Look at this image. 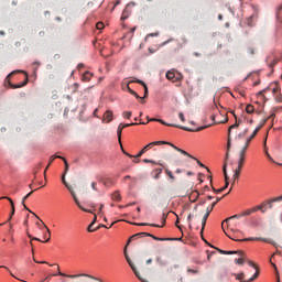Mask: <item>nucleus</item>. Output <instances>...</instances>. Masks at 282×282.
<instances>
[{"mask_svg": "<svg viewBox=\"0 0 282 282\" xmlns=\"http://www.w3.org/2000/svg\"><path fill=\"white\" fill-rule=\"evenodd\" d=\"M247 263H248V265H250L251 268H257V265L254 264V262H252V261H250V260H248Z\"/></svg>", "mask_w": 282, "mask_h": 282, "instance_id": "obj_58", "label": "nucleus"}, {"mask_svg": "<svg viewBox=\"0 0 282 282\" xmlns=\"http://www.w3.org/2000/svg\"><path fill=\"white\" fill-rule=\"evenodd\" d=\"M265 91H272L273 96H276V94H281V86L278 82L271 83L267 88L259 91V96H263Z\"/></svg>", "mask_w": 282, "mask_h": 282, "instance_id": "obj_7", "label": "nucleus"}, {"mask_svg": "<svg viewBox=\"0 0 282 282\" xmlns=\"http://www.w3.org/2000/svg\"><path fill=\"white\" fill-rule=\"evenodd\" d=\"M134 226H151L152 228H163L164 227V225L160 226L156 224H148V223H138V224H134Z\"/></svg>", "mask_w": 282, "mask_h": 282, "instance_id": "obj_25", "label": "nucleus"}, {"mask_svg": "<svg viewBox=\"0 0 282 282\" xmlns=\"http://www.w3.org/2000/svg\"><path fill=\"white\" fill-rule=\"evenodd\" d=\"M44 230L45 231H43V237L44 239H46L44 243H48L50 239H52V234L50 232V228H47V226L45 225H44Z\"/></svg>", "mask_w": 282, "mask_h": 282, "instance_id": "obj_20", "label": "nucleus"}, {"mask_svg": "<svg viewBox=\"0 0 282 282\" xmlns=\"http://www.w3.org/2000/svg\"><path fill=\"white\" fill-rule=\"evenodd\" d=\"M264 153H265L268 160H270L271 162H274V159H272V155H270V153L268 152V145H267L265 141H264Z\"/></svg>", "mask_w": 282, "mask_h": 282, "instance_id": "obj_32", "label": "nucleus"}, {"mask_svg": "<svg viewBox=\"0 0 282 282\" xmlns=\"http://www.w3.org/2000/svg\"><path fill=\"white\" fill-rule=\"evenodd\" d=\"M22 206H24L25 210L32 213V210H30V208H28V206L25 205V198H22Z\"/></svg>", "mask_w": 282, "mask_h": 282, "instance_id": "obj_56", "label": "nucleus"}, {"mask_svg": "<svg viewBox=\"0 0 282 282\" xmlns=\"http://www.w3.org/2000/svg\"><path fill=\"white\" fill-rule=\"evenodd\" d=\"M254 111V106H252V105H247V107H246V112L247 113H252Z\"/></svg>", "mask_w": 282, "mask_h": 282, "instance_id": "obj_38", "label": "nucleus"}, {"mask_svg": "<svg viewBox=\"0 0 282 282\" xmlns=\"http://www.w3.org/2000/svg\"><path fill=\"white\" fill-rule=\"evenodd\" d=\"M187 272H188V274H199V269L187 268Z\"/></svg>", "mask_w": 282, "mask_h": 282, "instance_id": "obj_39", "label": "nucleus"}, {"mask_svg": "<svg viewBox=\"0 0 282 282\" xmlns=\"http://www.w3.org/2000/svg\"><path fill=\"white\" fill-rule=\"evenodd\" d=\"M270 118H274V113H272V115L269 116L267 119H264V120L261 122V124L254 129V131L252 132V134L247 139V142H246V145H245V147H247V149H248L250 142H252L253 138L257 137V133H259V131H261V128L268 122V120H270Z\"/></svg>", "mask_w": 282, "mask_h": 282, "instance_id": "obj_8", "label": "nucleus"}, {"mask_svg": "<svg viewBox=\"0 0 282 282\" xmlns=\"http://www.w3.org/2000/svg\"><path fill=\"white\" fill-rule=\"evenodd\" d=\"M36 226L40 230L45 231V225H41V223H36Z\"/></svg>", "mask_w": 282, "mask_h": 282, "instance_id": "obj_55", "label": "nucleus"}, {"mask_svg": "<svg viewBox=\"0 0 282 282\" xmlns=\"http://www.w3.org/2000/svg\"><path fill=\"white\" fill-rule=\"evenodd\" d=\"M225 122H228V117H225V120L223 121H217V124H224Z\"/></svg>", "mask_w": 282, "mask_h": 282, "instance_id": "obj_60", "label": "nucleus"}, {"mask_svg": "<svg viewBox=\"0 0 282 282\" xmlns=\"http://www.w3.org/2000/svg\"><path fill=\"white\" fill-rule=\"evenodd\" d=\"M197 199H199V192L197 191L192 192V194L189 195V200L197 202Z\"/></svg>", "mask_w": 282, "mask_h": 282, "instance_id": "obj_26", "label": "nucleus"}, {"mask_svg": "<svg viewBox=\"0 0 282 282\" xmlns=\"http://www.w3.org/2000/svg\"><path fill=\"white\" fill-rule=\"evenodd\" d=\"M131 83H133V82H129L127 85V90L129 91V94H131V96H134V98H137V99L149 98V87L147 86V83H144L142 79L135 80V83H138L139 85H142V87L144 88L143 97H140V95H138V93H135L133 89H131V87H129V85H131Z\"/></svg>", "mask_w": 282, "mask_h": 282, "instance_id": "obj_5", "label": "nucleus"}, {"mask_svg": "<svg viewBox=\"0 0 282 282\" xmlns=\"http://www.w3.org/2000/svg\"><path fill=\"white\" fill-rule=\"evenodd\" d=\"M161 144H169L170 147H172V149L174 151H177L178 153H181L182 155H185L186 158H191V154H188V152L177 148L175 144L166 142V141H153L149 144H147L143 149L144 151H151V149H153V147H160Z\"/></svg>", "mask_w": 282, "mask_h": 282, "instance_id": "obj_3", "label": "nucleus"}, {"mask_svg": "<svg viewBox=\"0 0 282 282\" xmlns=\"http://www.w3.org/2000/svg\"><path fill=\"white\" fill-rule=\"evenodd\" d=\"M215 204H212V207H207L206 209V214L204 215L203 219H202V229L200 232H204V229L206 228V221H208V217L210 216V213H213V208H215Z\"/></svg>", "mask_w": 282, "mask_h": 282, "instance_id": "obj_12", "label": "nucleus"}, {"mask_svg": "<svg viewBox=\"0 0 282 282\" xmlns=\"http://www.w3.org/2000/svg\"><path fill=\"white\" fill-rule=\"evenodd\" d=\"M213 254H215V251H213L212 253H208L207 261H210V257H213Z\"/></svg>", "mask_w": 282, "mask_h": 282, "instance_id": "obj_63", "label": "nucleus"}, {"mask_svg": "<svg viewBox=\"0 0 282 282\" xmlns=\"http://www.w3.org/2000/svg\"><path fill=\"white\" fill-rule=\"evenodd\" d=\"M156 263H158L159 265H166V262H164V261L162 260V257H160V256L156 257Z\"/></svg>", "mask_w": 282, "mask_h": 282, "instance_id": "obj_43", "label": "nucleus"}, {"mask_svg": "<svg viewBox=\"0 0 282 282\" xmlns=\"http://www.w3.org/2000/svg\"><path fill=\"white\" fill-rule=\"evenodd\" d=\"M239 124H241V120H239V121L236 120V123H234V124H231V126L229 127L228 135H230L232 129H238Z\"/></svg>", "mask_w": 282, "mask_h": 282, "instance_id": "obj_28", "label": "nucleus"}, {"mask_svg": "<svg viewBox=\"0 0 282 282\" xmlns=\"http://www.w3.org/2000/svg\"><path fill=\"white\" fill-rule=\"evenodd\" d=\"M148 118V122H160V124H164L165 127H175L176 129H182L183 131H189L192 133L197 132V131H204V129H208V127H210V124L208 126H202L198 128H188V127H184V126H180V124H175V123H167L162 119H155V118Z\"/></svg>", "mask_w": 282, "mask_h": 282, "instance_id": "obj_1", "label": "nucleus"}, {"mask_svg": "<svg viewBox=\"0 0 282 282\" xmlns=\"http://www.w3.org/2000/svg\"><path fill=\"white\" fill-rule=\"evenodd\" d=\"M276 63H279V59H273V62L270 64V67H274V65H276Z\"/></svg>", "mask_w": 282, "mask_h": 282, "instance_id": "obj_62", "label": "nucleus"}, {"mask_svg": "<svg viewBox=\"0 0 282 282\" xmlns=\"http://www.w3.org/2000/svg\"><path fill=\"white\" fill-rule=\"evenodd\" d=\"M96 28H97V30H104V29H105V23L98 22V23L96 24Z\"/></svg>", "mask_w": 282, "mask_h": 282, "instance_id": "obj_49", "label": "nucleus"}, {"mask_svg": "<svg viewBox=\"0 0 282 282\" xmlns=\"http://www.w3.org/2000/svg\"><path fill=\"white\" fill-rule=\"evenodd\" d=\"M166 175H169V177H171V180H175V176H173V172H171L170 170L165 171Z\"/></svg>", "mask_w": 282, "mask_h": 282, "instance_id": "obj_52", "label": "nucleus"}, {"mask_svg": "<svg viewBox=\"0 0 282 282\" xmlns=\"http://www.w3.org/2000/svg\"><path fill=\"white\" fill-rule=\"evenodd\" d=\"M192 220H193V214H189V215L187 216V221H188V228H189V230L193 229V225L191 224Z\"/></svg>", "mask_w": 282, "mask_h": 282, "instance_id": "obj_42", "label": "nucleus"}, {"mask_svg": "<svg viewBox=\"0 0 282 282\" xmlns=\"http://www.w3.org/2000/svg\"><path fill=\"white\" fill-rule=\"evenodd\" d=\"M0 268H3L4 270H8V272L10 273L11 276H13V279H19L14 275V273L12 271H10V269L6 265H0Z\"/></svg>", "mask_w": 282, "mask_h": 282, "instance_id": "obj_45", "label": "nucleus"}, {"mask_svg": "<svg viewBox=\"0 0 282 282\" xmlns=\"http://www.w3.org/2000/svg\"><path fill=\"white\" fill-rule=\"evenodd\" d=\"M257 210H261V213H265V209H263V206L258 205V206L247 209L240 214H236L231 217H228L227 219H225L223 221V224H221L223 230H224V225L228 224V221H230V219H240V217H250V215H252L253 213H257Z\"/></svg>", "mask_w": 282, "mask_h": 282, "instance_id": "obj_2", "label": "nucleus"}, {"mask_svg": "<svg viewBox=\"0 0 282 282\" xmlns=\"http://www.w3.org/2000/svg\"><path fill=\"white\" fill-rule=\"evenodd\" d=\"M98 183H96V182H93L91 183V188H93V191H97V193H98Z\"/></svg>", "mask_w": 282, "mask_h": 282, "instance_id": "obj_54", "label": "nucleus"}, {"mask_svg": "<svg viewBox=\"0 0 282 282\" xmlns=\"http://www.w3.org/2000/svg\"><path fill=\"white\" fill-rule=\"evenodd\" d=\"M256 279H259V271H257L249 280L241 282H253Z\"/></svg>", "mask_w": 282, "mask_h": 282, "instance_id": "obj_35", "label": "nucleus"}, {"mask_svg": "<svg viewBox=\"0 0 282 282\" xmlns=\"http://www.w3.org/2000/svg\"><path fill=\"white\" fill-rule=\"evenodd\" d=\"M239 258H236L234 261L237 265H243L246 263V253L243 251H237Z\"/></svg>", "mask_w": 282, "mask_h": 282, "instance_id": "obj_15", "label": "nucleus"}, {"mask_svg": "<svg viewBox=\"0 0 282 282\" xmlns=\"http://www.w3.org/2000/svg\"><path fill=\"white\" fill-rule=\"evenodd\" d=\"M65 175L66 174H63L62 182H63L64 186H66V188L69 191L75 204L78 206V208H80V210H84V213H89V210H87V209L83 208V206H80V200H78V197H76V193L74 192L72 186L67 183V181H65Z\"/></svg>", "mask_w": 282, "mask_h": 282, "instance_id": "obj_6", "label": "nucleus"}, {"mask_svg": "<svg viewBox=\"0 0 282 282\" xmlns=\"http://www.w3.org/2000/svg\"><path fill=\"white\" fill-rule=\"evenodd\" d=\"M0 199H8V202H10L11 205V212L8 218V223L12 221V217H14V213H15V208H14V200H12V198L8 197V196H2L0 197Z\"/></svg>", "mask_w": 282, "mask_h": 282, "instance_id": "obj_13", "label": "nucleus"}, {"mask_svg": "<svg viewBox=\"0 0 282 282\" xmlns=\"http://www.w3.org/2000/svg\"><path fill=\"white\" fill-rule=\"evenodd\" d=\"M121 151H122V153H123L124 155H127V158H134V155H132V154L128 153L127 151H124V149L122 148V145H121Z\"/></svg>", "mask_w": 282, "mask_h": 282, "instance_id": "obj_51", "label": "nucleus"}, {"mask_svg": "<svg viewBox=\"0 0 282 282\" xmlns=\"http://www.w3.org/2000/svg\"><path fill=\"white\" fill-rule=\"evenodd\" d=\"M234 276H236L237 281H243V279H246V273L243 272L235 273Z\"/></svg>", "mask_w": 282, "mask_h": 282, "instance_id": "obj_29", "label": "nucleus"}, {"mask_svg": "<svg viewBox=\"0 0 282 282\" xmlns=\"http://www.w3.org/2000/svg\"><path fill=\"white\" fill-rule=\"evenodd\" d=\"M165 76H166L167 80H172L173 83H175L177 80H182L181 75L175 76V73L171 72V70H169Z\"/></svg>", "mask_w": 282, "mask_h": 282, "instance_id": "obj_16", "label": "nucleus"}, {"mask_svg": "<svg viewBox=\"0 0 282 282\" xmlns=\"http://www.w3.org/2000/svg\"><path fill=\"white\" fill-rule=\"evenodd\" d=\"M122 116H123V118L129 119V118H131L132 112H131V111H124V112L122 113Z\"/></svg>", "mask_w": 282, "mask_h": 282, "instance_id": "obj_48", "label": "nucleus"}, {"mask_svg": "<svg viewBox=\"0 0 282 282\" xmlns=\"http://www.w3.org/2000/svg\"><path fill=\"white\" fill-rule=\"evenodd\" d=\"M248 145H245L239 154L238 167L234 171L232 176V186L235 185V181L239 180V175H241V169L243 167V162H246V151Z\"/></svg>", "mask_w": 282, "mask_h": 282, "instance_id": "obj_4", "label": "nucleus"}, {"mask_svg": "<svg viewBox=\"0 0 282 282\" xmlns=\"http://www.w3.org/2000/svg\"><path fill=\"white\" fill-rule=\"evenodd\" d=\"M252 19H257V13H254L250 18H248V25H252Z\"/></svg>", "mask_w": 282, "mask_h": 282, "instance_id": "obj_46", "label": "nucleus"}, {"mask_svg": "<svg viewBox=\"0 0 282 282\" xmlns=\"http://www.w3.org/2000/svg\"><path fill=\"white\" fill-rule=\"evenodd\" d=\"M276 202H282V195H281V196H278V197H275V198L265 200V202L261 203V204L258 205V206H262V210L265 212V210H268V206H269V208H273V205H272V204H274V203H276Z\"/></svg>", "mask_w": 282, "mask_h": 282, "instance_id": "obj_10", "label": "nucleus"}, {"mask_svg": "<svg viewBox=\"0 0 282 282\" xmlns=\"http://www.w3.org/2000/svg\"><path fill=\"white\" fill-rule=\"evenodd\" d=\"M240 241H268V240L263 238H245L243 240H240Z\"/></svg>", "mask_w": 282, "mask_h": 282, "instance_id": "obj_31", "label": "nucleus"}, {"mask_svg": "<svg viewBox=\"0 0 282 282\" xmlns=\"http://www.w3.org/2000/svg\"><path fill=\"white\" fill-rule=\"evenodd\" d=\"M111 120H113V112L111 110H107L104 113L102 122H111Z\"/></svg>", "mask_w": 282, "mask_h": 282, "instance_id": "obj_18", "label": "nucleus"}, {"mask_svg": "<svg viewBox=\"0 0 282 282\" xmlns=\"http://www.w3.org/2000/svg\"><path fill=\"white\" fill-rule=\"evenodd\" d=\"M48 279H52V274L47 275L45 279H43L41 282H45L47 281Z\"/></svg>", "mask_w": 282, "mask_h": 282, "instance_id": "obj_64", "label": "nucleus"}, {"mask_svg": "<svg viewBox=\"0 0 282 282\" xmlns=\"http://www.w3.org/2000/svg\"><path fill=\"white\" fill-rule=\"evenodd\" d=\"M227 169H228V163L225 162V163H224V166H223V173H224V177H225V186L221 187V188H219V192H223V193H224V191H225L226 188H228V186L230 185V182H229L230 177L228 176V171H227Z\"/></svg>", "mask_w": 282, "mask_h": 282, "instance_id": "obj_11", "label": "nucleus"}, {"mask_svg": "<svg viewBox=\"0 0 282 282\" xmlns=\"http://www.w3.org/2000/svg\"><path fill=\"white\" fill-rule=\"evenodd\" d=\"M138 123H120L117 128V135H118V141L121 144L122 143V130L127 129V127H135Z\"/></svg>", "mask_w": 282, "mask_h": 282, "instance_id": "obj_9", "label": "nucleus"}, {"mask_svg": "<svg viewBox=\"0 0 282 282\" xmlns=\"http://www.w3.org/2000/svg\"><path fill=\"white\" fill-rule=\"evenodd\" d=\"M143 162H144V164H160V166H162L161 163H156L155 161L149 160V159H144Z\"/></svg>", "mask_w": 282, "mask_h": 282, "instance_id": "obj_44", "label": "nucleus"}, {"mask_svg": "<svg viewBox=\"0 0 282 282\" xmlns=\"http://www.w3.org/2000/svg\"><path fill=\"white\" fill-rule=\"evenodd\" d=\"M140 237H151V234L149 232H139L135 234L133 236L130 237V239L128 240V243H131V241L135 240V239H140Z\"/></svg>", "mask_w": 282, "mask_h": 282, "instance_id": "obj_17", "label": "nucleus"}, {"mask_svg": "<svg viewBox=\"0 0 282 282\" xmlns=\"http://www.w3.org/2000/svg\"><path fill=\"white\" fill-rule=\"evenodd\" d=\"M111 197L113 202H120V199H122V196H120V192H115Z\"/></svg>", "mask_w": 282, "mask_h": 282, "instance_id": "obj_30", "label": "nucleus"}, {"mask_svg": "<svg viewBox=\"0 0 282 282\" xmlns=\"http://www.w3.org/2000/svg\"><path fill=\"white\" fill-rule=\"evenodd\" d=\"M64 164H65V169H64V175H67V172L69 171V164L67 163V159L62 158Z\"/></svg>", "mask_w": 282, "mask_h": 282, "instance_id": "obj_33", "label": "nucleus"}, {"mask_svg": "<svg viewBox=\"0 0 282 282\" xmlns=\"http://www.w3.org/2000/svg\"><path fill=\"white\" fill-rule=\"evenodd\" d=\"M26 235L29 237L30 240V246L32 248V253L34 254V243H32V241H40V242H43V240H41L40 238H36V237H33L30 231H26Z\"/></svg>", "mask_w": 282, "mask_h": 282, "instance_id": "obj_19", "label": "nucleus"}, {"mask_svg": "<svg viewBox=\"0 0 282 282\" xmlns=\"http://www.w3.org/2000/svg\"><path fill=\"white\" fill-rule=\"evenodd\" d=\"M152 175H153L154 180H160V175H162V169H155L152 172Z\"/></svg>", "mask_w": 282, "mask_h": 282, "instance_id": "obj_27", "label": "nucleus"}, {"mask_svg": "<svg viewBox=\"0 0 282 282\" xmlns=\"http://www.w3.org/2000/svg\"><path fill=\"white\" fill-rule=\"evenodd\" d=\"M178 118H180L181 122H186V118L184 117V115L182 112L178 113Z\"/></svg>", "mask_w": 282, "mask_h": 282, "instance_id": "obj_53", "label": "nucleus"}, {"mask_svg": "<svg viewBox=\"0 0 282 282\" xmlns=\"http://www.w3.org/2000/svg\"><path fill=\"white\" fill-rule=\"evenodd\" d=\"M62 158L64 156H61V155H52L51 159H50V163L48 165L46 166L45 171H44V177L47 173V170L50 169V164H52V162H54V160H63Z\"/></svg>", "mask_w": 282, "mask_h": 282, "instance_id": "obj_22", "label": "nucleus"}, {"mask_svg": "<svg viewBox=\"0 0 282 282\" xmlns=\"http://www.w3.org/2000/svg\"><path fill=\"white\" fill-rule=\"evenodd\" d=\"M273 98L275 102H282V95L281 93H278L276 95H273Z\"/></svg>", "mask_w": 282, "mask_h": 282, "instance_id": "obj_36", "label": "nucleus"}, {"mask_svg": "<svg viewBox=\"0 0 282 282\" xmlns=\"http://www.w3.org/2000/svg\"><path fill=\"white\" fill-rule=\"evenodd\" d=\"M96 230H98V228H94V224L88 226V232H96Z\"/></svg>", "mask_w": 282, "mask_h": 282, "instance_id": "obj_47", "label": "nucleus"}, {"mask_svg": "<svg viewBox=\"0 0 282 282\" xmlns=\"http://www.w3.org/2000/svg\"><path fill=\"white\" fill-rule=\"evenodd\" d=\"M151 237L152 239H154V241H175V238H160V237H155L153 235L148 236Z\"/></svg>", "mask_w": 282, "mask_h": 282, "instance_id": "obj_24", "label": "nucleus"}, {"mask_svg": "<svg viewBox=\"0 0 282 282\" xmlns=\"http://www.w3.org/2000/svg\"><path fill=\"white\" fill-rule=\"evenodd\" d=\"M188 158H191L192 160H196L198 166L204 167V163L199 162V160H197L195 156L191 155V156H188Z\"/></svg>", "mask_w": 282, "mask_h": 282, "instance_id": "obj_50", "label": "nucleus"}, {"mask_svg": "<svg viewBox=\"0 0 282 282\" xmlns=\"http://www.w3.org/2000/svg\"><path fill=\"white\" fill-rule=\"evenodd\" d=\"M28 80L29 79L26 77L22 84L14 85V84L9 83V86L11 87V89H20V87H25V85H28Z\"/></svg>", "mask_w": 282, "mask_h": 282, "instance_id": "obj_23", "label": "nucleus"}, {"mask_svg": "<svg viewBox=\"0 0 282 282\" xmlns=\"http://www.w3.org/2000/svg\"><path fill=\"white\" fill-rule=\"evenodd\" d=\"M249 54H250L251 56H254V48H253V47H249Z\"/></svg>", "mask_w": 282, "mask_h": 282, "instance_id": "obj_61", "label": "nucleus"}, {"mask_svg": "<svg viewBox=\"0 0 282 282\" xmlns=\"http://www.w3.org/2000/svg\"><path fill=\"white\" fill-rule=\"evenodd\" d=\"M227 150L230 151V134H228Z\"/></svg>", "mask_w": 282, "mask_h": 282, "instance_id": "obj_57", "label": "nucleus"}, {"mask_svg": "<svg viewBox=\"0 0 282 282\" xmlns=\"http://www.w3.org/2000/svg\"><path fill=\"white\" fill-rule=\"evenodd\" d=\"M282 12V2L280 4L276 6L275 8V17L279 19V15Z\"/></svg>", "mask_w": 282, "mask_h": 282, "instance_id": "obj_34", "label": "nucleus"}, {"mask_svg": "<svg viewBox=\"0 0 282 282\" xmlns=\"http://www.w3.org/2000/svg\"><path fill=\"white\" fill-rule=\"evenodd\" d=\"M218 252H220V254H237V251H225V250H221V249H217Z\"/></svg>", "mask_w": 282, "mask_h": 282, "instance_id": "obj_37", "label": "nucleus"}, {"mask_svg": "<svg viewBox=\"0 0 282 282\" xmlns=\"http://www.w3.org/2000/svg\"><path fill=\"white\" fill-rule=\"evenodd\" d=\"M208 113H212L210 120L215 122V118H217V113H219V107L217 106V104L214 102L212 107H209Z\"/></svg>", "mask_w": 282, "mask_h": 282, "instance_id": "obj_14", "label": "nucleus"}, {"mask_svg": "<svg viewBox=\"0 0 282 282\" xmlns=\"http://www.w3.org/2000/svg\"><path fill=\"white\" fill-rule=\"evenodd\" d=\"M32 193H34V191H31L29 194H26V195L23 197V199H24V200H25V199H29L30 196L32 195Z\"/></svg>", "mask_w": 282, "mask_h": 282, "instance_id": "obj_59", "label": "nucleus"}, {"mask_svg": "<svg viewBox=\"0 0 282 282\" xmlns=\"http://www.w3.org/2000/svg\"><path fill=\"white\" fill-rule=\"evenodd\" d=\"M144 153H147V150H144V148H143L137 155H134V158L137 160H140V158H142V155H144Z\"/></svg>", "mask_w": 282, "mask_h": 282, "instance_id": "obj_41", "label": "nucleus"}, {"mask_svg": "<svg viewBox=\"0 0 282 282\" xmlns=\"http://www.w3.org/2000/svg\"><path fill=\"white\" fill-rule=\"evenodd\" d=\"M91 78H94V74H91L89 72H85L82 76L83 83H89V80H91Z\"/></svg>", "mask_w": 282, "mask_h": 282, "instance_id": "obj_21", "label": "nucleus"}, {"mask_svg": "<svg viewBox=\"0 0 282 282\" xmlns=\"http://www.w3.org/2000/svg\"><path fill=\"white\" fill-rule=\"evenodd\" d=\"M127 19H129V12L127 10H123L121 21H127Z\"/></svg>", "mask_w": 282, "mask_h": 282, "instance_id": "obj_40", "label": "nucleus"}]
</instances>
